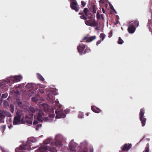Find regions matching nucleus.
Listing matches in <instances>:
<instances>
[{"instance_id":"f8f14e48","label":"nucleus","mask_w":152,"mask_h":152,"mask_svg":"<svg viewBox=\"0 0 152 152\" xmlns=\"http://www.w3.org/2000/svg\"><path fill=\"white\" fill-rule=\"evenodd\" d=\"M132 145L131 144H125L121 147V148L122 151H128L132 147Z\"/></svg>"},{"instance_id":"2f4dec72","label":"nucleus","mask_w":152,"mask_h":152,"mask_svg":"<svg viewBox=\"0 0 152 152\" xmlns=\"http://www.w3.org/2000/svg\"><path fill=\"white\" fill-rule=\"evenodd\" d=\"M95 29L96 30H99L100 28V27L99 26H98V24L96 25V26H95Z\"/></svg>"},{"instance_id":"cd10ccee","label":"nucleus","mask_w":152,"mask_h":152,"mask_svg":"<svg viewBox=\"0 0 152 152\" xmlns=\"http://www.w3.org/2000/svg\"><path fill=\"white\" fill-rule=\"evenodd\" d=\"M109 4V6L110 7V9L111 10H113L114 11V12L115 13H116V12H115V10L114 9V8L113 6L111 4Z\"/></svg>"},{"instance_id":"4468645a","label":"nucleus","mask_w":152,"mask_h":152,"mask_svg":"<svg viewBox=\"0 0 152 152\" xmlns=\"http://www.w3.org/2000/svg\"><path fill=\"white\" fill-rule=\"evenodd\" d=\"M52 94L53 95H57V93L55 91L52 90L51 91L50 93L48 94L47 95L48 97L52 100L53 99V96L52 95Z\"/></svg>"},{"instance_id":"58836bf2","label":"nucleus","mask_w":152,"mask_h":152,"mask_svg":"<svg viewBox=\"0 0 152 152\" xmlns=\"http://www.w3.org/2000/svg\"><path fill=\"white\" fill-rule=\"evenodd\" d=\"M4 118H0V123H4Z\"/></svg>"},{"instance_id":"de8ad7c7","label":"nucleus","mask_w":152,"mask_h":152,"mask_svg":"<svg viewBox=\"0 0 152 152\" xmlns=\"http://www.w3.org/2000/svg\"><path fill=\"white\" fill-rule=\"evenodd\" d=\"M10 107L11 109L14 108V106L12 104H10Z\"/></svg>"},{"instance_id":"a211bd4d","label":"nucleus","mask_w":152,"mask_h":152,"mask_svg":"<svg viewBox=\"0 0 152 152\" xmlns=\"http://www.w3.org/2000/svg\"><path fill=\"white\" fill-rule=\"evenodd\" d=\"M11 80H13L14 82H16L19 81V76H15L11 77Z\"/></svg>"},{"instance_id":"4be33fe9","label":"nucleus","mask_w":152,"mask_h":152,"mask_svg":"<svg viewBox=\"0 0 152 152\" xmlns=\"http://www.w3.org/2000/svg\"><path fill=\"white\" fill-rule=\"evenodd\" d=\"M30 110L32 113H34L36 111H37V110L36 109H35L34 108L31 106L30 108Z\"/></svg>"},{"instance_id":"20e7f679","label":"nucleus","mask_w":152,"mask_h":152,"mask_svg":"<svg viewBox=\"0 0 152 152\" xmlns=\"http://www.w3.org/2000/svg\"><path fill=\"white\" fill-rule=\"evenodd\" d=\"M145 113V110L144 108H141L140 110L139 115L140 116V120L141 122L142 126H144L145 124V123L146 121V119L144 117V114Z\"/></svg>"},{"instance_id":"09e8293b","label":"nucleus","mask_w":152,"mask_h":152,"mask_svg":"<svg viewBox=\"0 0 152 152\" xmlns=\"http://www.w3.org/2000/svg\"><path fill=\"white\" fill-rule=\"evenodd\" d=\"M19 88V85L15 86V88L16 89Z\"/></svg>"},{"instance_id":"c9c22d12","label":"nucleus","mask_w":152,"mask_h":152,"mask_svg":"<svg viewBox=\"0 0 152 152\" xmlns=\"http://www.w3.org/2000/svg\"><path fill=\"white\" fill-rule=\"evenodd\" d=\"M5 117V115L3 114L2 113H0V118H4Z\"/></svg>"},{"instance_id":"72a5a7b5","label":"nucleus","mask_w":152,"mask_h":152,"mask_svg":"<svg viewBox=\"0 0 152 152\" xmlns=\"http://www.w3.org/2000/svg\"><path fill=\"white\" fill-rule=\"evenodd\" d=\"M149 148L148 147H146L145 149V150L143 152H149Z\"/></svg>"},{"instance_id":"79ce46f5","label":"nucleus","mask_w":152,"mask_h":152,"mask_svg":"<svg viewBox=\"0 0 152 152\" xmlns=\"http://www.w3.org/2000/svg\"><path fill=\"white\" fill-rule=\"evenodd\" d=\"M15 152H19V148H16L15 149Z\"/></svg>"},{"instance_id":"7ed1b4c3","label":"nucleus","mask_w":152,"mask_h":152,"mask_svg":"<svg viewBox=\"0 0 152 152\" xmlns=\"http://www.w3.org/2000/svg\"><path fill=\"white\" fill-rule=\"evenodd\" d=\"M57 152V150L55 147H50L48 145H45L43 147H40L35 152Z\"/></svg>"},{"instance_id":"bf43d9fd","label":"nucleus","mask_w":152,"mask_h":152,"mask_svg":"<svg viewBox=\"0 0 152 152\" xmlns=\"http://www.w3.org/2000/svg\"><path fill=\"white\" fill-rule=\"evenodd\" d=\"M19 103H20V104H22V102H20Z\"/></svg>"},{"instance_id":"c85d7f7f","label":"nucleus","mask_w":152,"mask_h":152,"mask_svg":"<svg viewBox=\"0 0 152 152\" xmlns=\"http://www.w3.org/2000/svg\"><path fill=\"white\" fill-rule=\"evenodd\" d=\"M81 5L83 7H84L85 6L86 3L83 1H81Z\"/></svg>"},{"instance_id":"dca6fc26","label":"nucleus","mask_w":152,"mask_h":152,"mask_svg":"<svg viewBox=\"0 0 152 152\" xmlns=\"http://www.w3.org/2000/svg\"><path fill=\"white\" fill-rule=\"evenodd\" d=\"M91 108L92 111L96 113H99L101 111L99 108L94 106H92Z\"/></svg>"},{"instance_id":"aec40b11","label":"nucleus","mask_w":152,"mask_h":152,"mask_svg":"<svg viewBox=\"0 0 152 152\" xmlns=\"http://www.w3.org/2000/svg\"><path fill=\"white\" fill-rule=\"evenodd\" d=\"M37 75L38 78L40 80L42 81H43L44 80V79L40 74L39 73H37Z\"/></svg>"},{"instance_id":"13d9d810","label":"nucleus","mask_w":152,"mask_h":152,"mask_svg":"<svg viewBox=\"0 0 152 152\" xmlns=\"http://www.w3.org/2000/svg\"><path fill=\"white\" fill-rule=\"evenodd\" d=\"M0 113H3L2 111L1 110H0Z\"/></svg>"},{"instance_id":"5fc2aeb1","label":"nucleus","mask_w":152,"mask_h":152,"mask_svg":"<svg viewBox=\"0 0 152 152\" xmlns=\"http://www.w3.org/2000/svg\"><path fill=\"white\" fill-rule=\"evenodd\" d=\"M90 152H93V149H91L90 150Z\"/></svg>"},{"instance_id":"f03ea898","label":"nucleus","mask_w":152,"mask_h":152,"mask_svg":"<svg viewBox=\"0 0 152 152\" xmlns=\"http://www.w3.org/2000/svg\"><path fill=\"white\" fill-rule=\"evenodd\" d=\"M29 117L26 115L21 118L20 114V124H25L26 123L29 124H32V118H33L34 115L33 114L29 115Z\"/></svg>"},{"instance_id":"bb28decb","label":"nucleus","mask_w":152,"mask_h":152,"mask_svg":"<svg viewBox=\"0 0 152 152\" xmlns=\"http://www.w3.org/2000/svg\"><path fill=\"white\" fill-rule=\"evenodd\" d=\"M84 115L83 113L82 112H80L79 113L78 117L79 118H83Z\"/></svg>"},{"instance_id":"9d476101","label":"nucleus","mask_w":152,"mask_h":152,"mask_svg":"<svg viewBox=\"0 0 152 152\" xmlns=\"http://www.w3.org/2000/svg\"><path fill=\"white\" fill-rule=\"evenodd\" d=\"M96 38V36H89V35H87L83 39V40H85L86 42H91Z\"/></svg>"},{"instance_id":"412c9836","label":"nucleus","mask_w":152,"mask_h":152,"mask_svg":"<svg viewBox=\"0 0 152 152\" xmlns=\"http://www.w3.org/2000/svg\"><path fill=\"white\" fill-rule=\"evenodd\" d=\"M106 35L104 33H101L99 36V37L102 39V41H103L105 38V37Z\"/></svg>"},{"instance_id":"393cba45","label":"nucleus","mask_w":152,"mask_h":152,"mask_svg":"<svg viewBox=\"0 0 152 152\" xmlns=\"http://www.w3.org/2000/svg\"><path fill=\"white\" fill-rule=\"evenodd\" d=\"M12 93L14 94L15 96H18L19 95V91L18 89H17L16 91H13Z\"/></svg>"},{"instance_id":"e2e57ef3","label":"nucleus","mask_w":152,"mask_h":152,"mask_svg":"<svg viewBox=\"0 0 152 152\" xmlns=\"http://www.w3.org/2000/svg\"><path fill=\"white\" fill-rule=\"evenodd\" d=\"M20 86H19L20 87Z\"/></svg>"},{"instance_id":"e433bc0d","label":"nucleus","mask_w":152,"mask_h":152,"mask_svg":"<svg viewBox=\"0 0 152 152\" xmlns=\"http://www.w3.org/2000/svg\"><path fill=\"white\" fill-rule=\"evenodd\" d=\"M32 85L31 84H29V83L28 84L26 85L27 87L28 88H30L31 87H32Z\"/></svg>"},{"instance_id":"6ab92c4d","label":"nucleus","mask_w":152,"mask_h":152,"mask_svg":"<svg viewBox=\"0 0 152 152\" xmlns=\"http://www.w3.org/2000/svg\"><path fill=\"white\" fill-rule=\"evenodd\" d=\"M92 7L93 9L92 12L94 13H95L96 12V6L94 3H92Z\"/></svg>"},{"instance_id":"b1692460","label":"nucleus","mask_w":152,"mask_h":152,"mask_svg":"<svg viewBox=\"0 0 152 152\" xmlns=\"http://www.w3.org/2000/svg\"><path fill=\"white\" fill-rule=\"evenodd\" d=\"M124 41L123 40L121 39V38L120 37H119L118 38V43L119 44H122L123 43Z\"/></svg>"},{"instance_id":"4d7b16f0","label":"nucleus","mask_w":152,"mask_h":152,"mask_svg":"<svg viewBox=\"0 0 152 152\" xmlns=\"http://www.w3.org/2000/svg\"><path fill=\"white\" fill-rule=\"evenodd\" d=\"M90 114V113H88L86 115H87L88 116V115H89V114Z\"/></svg>"},{"instance_id":"9b49d317","label":"nucleus","mask_w":152,"mask_h":152,"mask_svg":"<svg viewBox=\"0 0 152 152\" xmlns=\"http://www.w3.org/2000/svg\"><path fill=\"white\" fill-rule=\"evenodd\" d=\"M70 7L72 9L75 10L76 12H77L79 7L78 5H77V2H73L70 3Z\"/></svg>"},{"instance_id":"f257e3e1","label":"nucleus","mask_w":152,"mask_h":152,"mask_svg":"<svg viewBox=\"0 0 152 152\" xmlns=\"http://www.w3.org/2000/svg\"><path fill=\"white\" fill-rule=\"evenodd\" d=\"M83 11L85 15H83L80 16V18L85 20V23L87 26L91 27L96 26L98 24V22L96 21L94 17L92 15L90 16L89 15L88 12L89 10L88 8H85Z\"/></svg>"},{"instance_id":"c756f323","label":"nucleus","mask_w":152,"mask_h":152,"mask_svg":"<svg viewBox=\"0 0 152 152\" xmlns=\"http://www.w3.org/2000/svg\"><path fill=\"white\" fill-rule=\"evenodd\" d=\"M7 94H3L2 95L1 97L3 98H6L7 97Z\"/></svg>"},{"instance_id":"f704fd0d","label":"nucleus","mask_w":152,"mask_h":152,"mask_svg":"<svg viewBox=\"0 0 152 152\" xmlns=\"http://www.w3.org/2000/svg\"><path fill=\"white\" fill-rule=\"evenodd\" d=\"M100 16L99 12H97L96 13V18L97 19H99Z\"/></svg>"},{"instance_id":"3c124183","label":"nucleus","mask_w":152,"mask_h":152,"mask_svg":"<svg viewBox=\"0 0 152 152\" xmlns=\"http://www.w3.org/2000/svg\"><path fill=\"white\" fill-rule=\"evenodd\" d=\"M14 108L11 109L10 111L12 113H13L14 112Z\"/></svg>"},{"instance_id":"0eeeda50","label":"nucleus","mask_w":152,"mask_h":152,"mask_svg":"<svg viewBox=\"0 0 152 152\" xmlns=\"http://www.w3.org/2000/svg\"><path fill=\"white\" fill-rule=\"evenodd\" d=\"M43 116L44 113L41 110H39L37 118V121L34 120L33 122V125L34 126L37 124L38 123V121L39 122H42L43 121Z\"/></svg>"},{"instance_id":"603ef678","label":"nucleus","mask_w":152,"mask_h":152,"mask_svg":"<svg viewBox=\"0 0 152 152\" xmlns=\"http://www.w3.org/2000/svg\"><path fill=\"white\" fill-rule=\"evenodd\" d=\"M102 11L103 13H105V10L103 8H102Z\"/></svg>"},{"instance_id":"7c9ffc66","label":"nucleus","mask_w":152,"mask_h":152,"mask_svg":"<svg viewBox=\"0 0 152 152\" xmlns=\"http://www.w3.org/2000/svg\"><path fill=\"white\" fill-rule=\"evenodd\" d=\"M6 128V125H3L1 127V129H3V132L4 131V130Z\"/></svg>"},{"instance_id":"37998d69","label":"nucleus","mask_w":152,"mask_h":152,"mask_svg":"<svg viewBox=\"0 0 152 152\" xmlns=\"http://www.w3.org/2000/svg\"><path fill=\"white\" fill-rule=\"evenodd\" d=\"M16 100L17 102V104L18 105H19V99L18 98H16Z\"/></svg>"},{"instance_id":"4c0bfd02","label":"nucleus","mask_w":152,"mask_h":152,"mask_svg":"<svg viewBox=\"0 0 152 152\" xmlns=\"http://www.w3.org/2000/svg\"><path fill=\"white\" fill-rule=\"evenodd\" d=\"M102 41L101 40H99L97 41L96 42V45L98 46L99 44H100Z\"/></svg>"},{"instance_id":"a19ab883","label":"nucleus","mask_w":152,"mask_h":152,"mask_svg":"<svg viewBox=\"0 0 152 152\" xmlns=\"http://www.w3.org/2000/svg\"><path fill=\"white\" fill-rule=\"evenodd\" d=\"M55 103L57 104V105H58L59 104V101L57 99L56 100Z\"/></svg>"},{"instance_id":"ea45409f","label":"nucleus","mask_w":152,"mask_h":152,"mask_svg":"<svg viewBox=\"0 0 152 152\" xmlns=\"http://www.w3.org/2000/svg\"><path fill=\"white\" fill-rule=\"evenodd\" d=\"M29 140L31 142H34V139L33 138H31L29 139Z\"/></svg>"},{"instance_id":"f3484780","label":"nucleus","mask_w":152,"mask_h":152,"mask_svg":"<svg viewBox=\"0 0 152 152\" xmlns=\"http://www.w3.org/2000/svg\"><path fill=\"white\" fill-rule=\"evenodd\" d=\"M74 143L72 141L70 142L69 145V147L71 151H72L74 152H75V147L74 145Z\"/></svg>"},{"instance_id":"864d4df0","label":"nucleus","mask_w":152,"mask_h":152,"mask_svg":"<svg viewBox=\"0 0 152 152\" xmlns=\"http://www.w3.org/2000/svg\"><path fill=\"white\" fill-rule=\"evenodd\" d=\"M101 2H102V3H104V1H103V0H100L99 1V2L100 3Z\"/></svg>"},{"instance_id":"423d86ee","label":"nucleus","mask_w":152,"mask_h":152,"mask_svg":"<svg viewBox=\"0 0 152 152\" xmlns=\"http://www.w3.org/2000/svg\"><path fill=\"white\" fill-rule=\"evenodd\" d=\"M77 50L80 55H82L83 52L84 51L83 53L84 54H86L87 53H88L90 50L87 49L85 45L82 44H80L77 46Z\"/></svg>"},{"instance_id":"a18cd8bd","label":"nucleus","mask_w":152,"mask_h":152,"mask_svg":"<svg viewBox=\"0 0 152 152\" xmlns=\"http://www.w3.org/2000/svg\"><path fill=\"white\" fill-rule=\"evenodd\" d=\"M47 141H48V142H46L45 141H44V143L45 144H48L50 142V141L49 140H48Z\"/></svg>"},{"instance_id":"473e14b6","label":"nucleus","mask_w":152,"mask_h":152,"mask_svg":"<svg viewBox=\"0 0 152 152\" xmlns=\"http://www.w3.org/2000/svg\"><path fill=\"white\" fill-rule=\"evenodd\" d=\"M42 126L41 124H39L37 125L36 127V129L37 130H38L39 127H40Z\"/></svg>"},{"instance_id":"39448f33","label":"nucleus","mask_w":152,"mask_h":152,"mask_svg":"<svg viewBox=\"0 0 152 152\" xmlns=\"http://www.w3.org/2000/svg\"><path fill=\"white\" fill-rule=\"evenodd\" d=\"M66 111L61 109H57L55 111V113L56 114V118H64L66 116V115L64 113V112L66 113Z\"/></svg>"},{"instance_id":"a878e982","label":"nucleus","mask_w":152,"mask_h":152,"mask_svg":"<svg viewBox=\"0 0 152 152\" xmlns=\"http://www.w3.org/2000/svg\"><path fill=\"white\" fill-rule=\"evenodd\" d=\"M31 100L33 102H37L38 101V98L36 97H33L31 98Z\"/></svg>"},{"instance_id":"1a4fd4ad","label":"nucleus","mask_w":152,"mask_h":152,"mask_svg":"<svg viewBox=\"0 0 152 152\" xmlns=\"http://www.w3.org/2000/svg\"><path fill=\"white\" fill-rule=\"evenodd\" d=\"M31 148V146L30 144L28 143L23 145H20V150H28ZM20 152H21L20 151Z\"/></svg>"},{"instance_id":"49530a36","label":"nucleus","mask_w":152,"mask_h":152,"mask_svg":"<svg viewBox=\"0 0 152 152\" xmlns=\"http://www.w3.org/2000/svg\"><path fill=\"white\" fill-rule=\"evenodd\" d=\"M49 115L50 117L53 118L54 116V115L49 114Z\"/></svg>"},{"instance_id":"052dcab7","label":"nucleus","mask_w":152,"mask_h":152,"mask_svg":"<svg viewBox=\"0 0 152 152\" xmlns=\"http://www.w3.org/2000/svg\"><path fill=\"white\" fill-rule=\"evenodd\" d=\"M83 152H86V151H83Z\"/></svg>"},{"instance_id":"ddd939ff","label":"nucleus","mask_w":152,"mask_h":152,"mask_svg":"<svg viewBox=\"0 0 152 152\" xmlns=\"http://www.w3.org/2000/svg\"><path fill=\"white\" fill-rule=\"evenodd\" d=\"M17 116H15L14 118L13 121V125H17L19 123V111L18 110L17 111Z\"/></svg>"},{"instance_id":"2eb2a0df","label":"nucleus","mask_w":152,"mask_h":152,"mask_svg":"<svg viewBox=\"0 0 152 152\" xmlns=\"http://www.w3.org/2000/svg\"><path fill=\"white\" fill-rule=\"evenodd\" d=\"M136 29V27L134 25H130L128 27V31L130 34L133 33Z\"/></svg>"},{"instance_id":"680f3d73","label":"nucleus","mask_w":152,"mask_h":152,"mask_svg":"<svg viewBox=\"0 0 152 152\" xmlns=\"http://www.w3.org/2000/svg\"><path fill=\"white\" fill-rule=\"evenodd\" d=\"M111 37V36H109V37Z\"/></svg>"},{"instance_id":"c03bdc74","label":"nucleus","mask_w":152,"mask_h":152,"mask_svg":"<svg viewBox=\"0 0 152 152\" xmlns=\"http://www.w3.org/2000/svg\"><path fill=\"white\" fill-rule=\"evenodd\" d=\"M83 13H84L83 12H81L79 13V15H84Z\"/></svg>"},{"instance_id":"5701e85b","label":"nucleus","mask_w":152,"mask_h":152,"mask_svg":"<svg viewBox=\"0 0 152 152\" xmlns=\"http://www.w3.org/2000/svg\"><path fill=\"white\" fill-rule=\"evenodd\" d=\"M133 25H134L135 27L136 26V27H138L139 25V22L137 20L134 21L133 23Z\"/></svg>"},{"instance_id":"8fccbe9b","label":"nucleus","mask_w":152,"mask_h":152,"mask_svg":"<svg viewBox=\"0 0 152 152\" xmlns=\"http://www.w3.org/2000/svg\"><path fill=\"white\" fill-rule=\"evenodd\" d=\"M23 79V77L20 75V81Z\"/></svg>"},{"instance_id":"6e6d98bb","label":"nucleus","mask_w":152,"mask_h":152,"mask_svg":"<svg viewBox=\"0 0 152 152\" xmlns=\"http://www.w3.org/2000/svg\"><path fill=\"white\" fill-rule=\"evenodd\" d=\"M71 1L73 2H76V1L75 0H70Z\"/></svg>"},{"instance_id":"6e6552de","label":"nucleus","mask_w":152,"mask_h":152,"mask_svg":"<svg viewBox=\"0 0 152 152\" xmlns=\"http://www.w3.org/2000/svg\"><path fill=\"white\" fill-rule=\"evenodd\" d=\"M59 136V135H56L55 137V140L54 142H53L51 143V144L55 146L59 147L61 146L62 145V142L60 140H58V137Z\"/></svg>"}]
</instances>
